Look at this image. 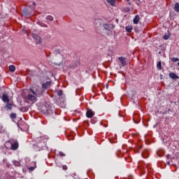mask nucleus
I'll use <instances>...</instances> for the list:
<instances>
[{
    "label": "nucleus",
    "instance_id": "1",
    "mask_svg": "<svg viewBox=\"0 0 179 179\" xmlns=\"http://www.w3.org/2000/svg\"><path fill=\"white\" fill-rule=\"evenodd\" d=\"M47 141H48V136L42 134L41 136L36 138V143L34 144V149H35V150L40 151L41 149L47 145Z\"/></svg>",
    "mask_w": 179,
    "mask_h": 179
},
{
    "label": "nucleus",
    "instance_id": "2",
    "mask_svg": "<svg viewBox=\"0 0 179 179\" xmlns=\"http://www.w3.org/2000/svg\"><path fill=\"white\" fill-rule=\"evenodd\" d=\"M6 148H7V149H9V146L10 149L11 150H17L18 148H19V143H17V141H7L5 144Z\"/></svg>",
    "mask_w": 179,
    "mask_h": 179
},
{
    "label": "nucleus",
    "instance_id": "3",
    "mask_svg": "<svg viewBox=\"0 0 179 179\" xmlns=\"http://www.w3.org/2000/svg\"><path fill=\"white\" fill-rule=\"evenodd\" d=\"M102 27H103L104 30H106V31H113L114 29V24H103Z\"/></svg>",
    "mask_w": 179,
    "mask_h": 179
},
{
    "label": "nucleus",
    "instance_id": "4",
    "mask_svg": "<svg viewBox=\"0 0 179 179\" xmlns=\"http://www.w3.org/2000/svg\"><path fill=\"white\" fill-rule=\"evenodd\" d=\"M30 92H31V93L34 94V96H36V97H39V96H41V94H43V90L40 88L37 89L36 91L33 90V89H30Z\"/></svg>",
    "mask_w": 179,
    "mask_h": 179
},
{
    "label": "nucleus",
    "instance_id": "5",
    "mask_svg": "<svg viewBox=\"0 0 179 179\" xmlns=\"http://www.w3.org/2000/svg\"><path fill=\"white\" fill-rule=\"evenodd\" d=\"M27 99L28 101H31V103H36L37 101V96L34 94H29Z\"/></svg>",
    "mask_w": 179,
    "mask_h": 179
},
{
    "label": "nucleus",
    "instance_id": "6",
    "mask_svg": "<svg viewBox=\"0 0 179 179\" xmlns=\"http://www.w3.org/2000/svg\"><path fill=\"white\" fill-rule=\"evenodd\" d=\"M31 36L36 41V44H40V43H41V38H40L38 35L32 33Z\"/></svg>",
    "mask_w": 179,
    "mask_h": 179
},
{
    "label": "nucleus",
    "instance_id": "7",
    "mask_svg": "<svg viewBox=\"0 0 179 179\" xmlns=\"http://www.w3.org/2000/svg\"><path fill=\"white\" fill-rule=\"evenodd\" d=\"M94 24L96 28L101 27V20L100 19L94 20Z\"/></svg>",
    "mask_w": 179,
    "mask_h": 179
},
{
    "label": "nucleus",
    "instance_id": "8",
    "mask_svg": "<svg viewBox=\"0 0 179 179\" xmlns=\"http://www.w3.org/2000/svg\"><path fill=\"white\" fill-rule=\"evenodd\" d=\"M119 61L122 64V66H125L127 65V59L124 57H118Z\"/></svg>",
    "mask_w": 179,
    "mask_h": 179
},
{
    "label": "nucleus",
    "instance_id": "9",
    "mask_svg": "<svg viewBox=\"0 0 179 179\" xmlns=\"http://www.w3.org/2000/svg\"><path fill=\"white\" fill-rule=\"evenodd\" d=\"M1 99L4 103H9V96L6 94H3L1 96Z\"/></svg>",
    "mask_w": 179,
    "mask_h": 179
},
{
    "label": "nucleus",
    "instance_id": "10",
    "mask_svg": "<svg viewBox=\"0 0 179 179\" xmlns=\"http://www.w3.org/2000/svg\"><path fill=\"white\" fill-rule=\"evenodd\" d=\"M94 115V112L93 110L89 109L86 113V116L87 118H92Z\"/></svg>",
    "mask_w": 179,
    "mask_h": 179
},
{
    "label": "nucleus",
    "instance_id": "11",
    "mask_svg": "<svg viewBox=\"0 0 179 179\" xmlns=\"http://www.w3.org/2000/svg\"><path fill=\"white\" fill-rule=\"evenodd\" d=\"M51 85V82L48 81L43 84H42L43 89H48L50 87V85Z\"/></svg>",
    "mask_w": 179,
    "mask_h": 179
},
{
    "label": "nucleus",
    "instance_id": "12",
    "mask_svg": "<svg viewBox=\"0 0 179 179\" xmlns=\"http://www.w3.org/2000/svg\"><path fill=\"white\" fill-rule=\"evenodd\" d=\"M169 78H171V79H179L178 76H177V74L175 73H170Z\"/></svg>",
    "mask_w": 179,
    "mask_h": 179
},
{
    "label": "nucleus",
    "instance_id": "13",
    "mask_svg": "<svg viewBox=\"0 0 179 179\" xmlns=\"http://www.w3.org/2000/svg\"><path fill=\"white\" fill-rule=\"evenodd\" d=\"M139 20H141V17L138 15H136L133 22L134 24H138V23H139Z\"/></svg>",
    "mask_w": 179,
    "mask_h": 179
},
{
    "label": "nucleus",
    "instance_id": "14",
    "mask_svg": "<svg viewBox=\"0 0 179 179\" xmlns=\"http://www.w3.org/2000/svg\"><path fill=\"white\" fill-rule=\"evenodd\" d=\"M12 107H13V105H12L11 103L7 102V103L6 105V110H12Z\"/></svg>",
    "mask_w": 179,
    "mask_h": 179
},
{
    "label": "nucleus",
    "instance_id": "15",
    "mask_svg": "<svg viewBox=\"0 0 179 179\" xmlns=\"http://www.w3.org/2000/svg\"><path fill=\"white\" fill-rule=\"evenodd\" d=\"M31 164H32V166H30V167L29 168V170L30 171H34V169H36V162H33L31 163Z\"/></svg>",
    "mask_w": 179,
    "mask_h": 179
},
{
    "label": "nucleus",
    "instance_id": "16",
    "mask_svg": "<svg viewBox=\"0 0 179 179\" xmlns=\"http://www.w3.org/2000/svg\"><path fill=\"white\" fill-rule=\"evenodd\" d=\"M108 3H110L111 6H115V0H106Z\"/></svg>",
    "mask_w": 179,
    "mask_h": 179
},
{
    "label": "nucleus",
    "instance_id": "17",
    "mask_svg": "<svg viewBox=\"0 0 179 179\" xmlns=\"http://www.w3.org/2000/svg\"><path fill=\"white\" fill-rule=\"evenodd\" d=\"M9 71L10 72H15V71H16V68L15 67V66L10 65L9 66Z\"/></svg>",
    "mask_w": 179,
    "mask_h": 179
},
{
    "label": "nucleus",
    "instance_id": "18",
    "mask_svg": "<svg viewBox=\"0 0 179 179\" xmlns=\"http://www.w3.org/2000/svg\"><path fill=\"white\" fill-rule=\"evenodd\" d=\"M126 31H127V33H131V31H132V27L131 26L126 27Z\"/></svg>",
    "mask_w": 179,
    "mask_h": 179
},
{
    "label": "nucleus",
    "instance_id": "19",
    "mask_svg": "<svg viewBox=\"0 0 179 179\" xmlns=\"http://www.w3.org/2000/svg\"><path fill=\"white\" fill-rule=\"evenodd\" d=\"M13 163L16 167H19V166H20V162H19V161L14 160L13 161Z\"/></svg>",
    "mask_w": 179,
    "mask_h": 179
},
{
    "label": "nucleus",
    "instance_id": "20",
    "mask_svg": "<svg viewBox=\"0 0 179 179\" xmlns=\"http://www.w3.org/2000/svg\"><path fill=\"white\" fill-rule=\"evenodd\" d=\"M174 9H175V11H176V12H179V3H176L175 4V8H174Z\"/></svg>",
    "mask_w": 179,
    "mask_h": 179
},
{
    "label": "nucleus",
    "instance_id": "21",
    "mask_svg": "<svg viewBox=\"0 0 179 179\" xmlns=\"http://www.w3.org/2000/svg\"><path fill=\"white\" fill-rule=\"evenodd\" d=\"M157 69H159V71L162 69V62H159L157 64Z\"/></svg>",
    "mask_w": 179,
    "mask_h": 179
},
{
    "label": "nucleus",
    "instance_id": "22",
    "mask_svg": "<svg viewBox=\"0 0 179 179\" xmlns=\"http://www.w3.org/2000/svg\"><path fill=\"white\" fill-rule=\"evenodd\" d=\"M47 20H50V22H52L54 20V17L51 15H48L46 17Z\"/></svg>",
    "mask_w": 179,
    "mask_h": 179
},
{
    "label": "nucleus",
    "instance_id": "23",
    "mask_svg": "<svg viewBox=\"0 0 179 179\" xmlns=\"http://www.w3.org/2000/svg\"><path fill=\"white\" fill-rule=\"evenodd\" d=\"M171 60L172 61V62H178L179 59L178 57H173V58H171Z\"/></svg>",
    "mask_w": 179,
    "mask_h": 179
},
{
    "label": "nucleus",
    "instance_id": "24",
    "mask_svg": "<svg viewBox=\"0 0 179 179\" xmlns=\"http://www.w3.org/2000/svg\"><path fill=\"white\" fill-rule=\"evenodd\" d=\"M10 117L12 118V120H15V118H16V113H11Z\"/></svg>",
    "mask_w": 179,
    "mask_h": 179
},
{
    "label": "nucleus",
    "instance_id": "25",
    "mask_svg": "<svg viewBox=\"0 0 179 179\" xmlns=\"http://www.w3.org/2000/svg\"><path fill=\"white\" fill-rule=\"evenodd\" d=\"M169 38H170V36L169 35H164V40H169Z\"/></svg>",
    "mask_w": 179,
    "mask_h": 179
},
{
    "label": "nucleus",
    "instance_id": "26",
    "mask_svg": "<svg viewBox=\"0 0 179 179\" xmlns=\"http://www.w3.org/2000/svg\"><path fill=\"white\" fill-rule=\"evenodd\" d=\"M57 94H58V96H62V94H64V93H63L62 90H60L57 92Z\"/></svg>",
    "mask_w": 179,
    "mask_h": 179
},
{
    "label": "nucleus",
    "instance_id": "27",
    "mask_svg": "<svg viewBox=\"0 0 179 179\" xmlns=\"http://www.w3.org/2000/svg\"><path fill=\"white\" fill-rule=\"evenodd\" d=\"M59 156H61V157H65V154L62 152H59Z\"/></svg>",
    "mask_w": 179,
    "mask_h": 179
},
{
    "label": "nucleus",
    "instance_id": "28",
    "mask_svg": "<svg viewBox=\"0 0 179 179\" xmlns=\"http://www.w3.org/2000/svg\"><path fill=\"white\" fill-rule=\"evenodd\" d=\"M62 169H63V170H68V166H66V165H64L62 166Z\"/></svg>",
    "mask_w": 179,
    "mask_h": 179
},
{
    "label": "nucleus",
    "instance_id": "29",
    "mask_svg": "<svg viewBox=\"0 0 179 179\" xmlns=\"http://www.w3.org/2000/svg\"><path fill=\"white\" fill-rule=\"evenodd\" d=\"M56 164L57 165L58 167H62V164L58 162H56Z\"/></svg>",
    "mask_w": 179,
    "mask_h": 179
},
{
    "label": "nucleus",
    "instance_id": "30",
    "mask_svg": "<svg viewBox=\"0 0 179 179\" xmlns=\"http://www.w3.org/2000/svg\"><path fill=\"white\" fill-rule=\"evenodd\" d=\"M56 54H59V50H56Z\"/></svg>",
    "mask_w": 179,
    "mask_h": 179
},
{
    "label": "nucleus",
    "instance_id": "31",
    "mask_svg": "<svg viewBox=\"0 0 179 179\" xmlns=\"http://www.w3.org/2000/svg\"><path fill=\"white\" fill-rule=\"evenodd\" d=\"M170 157V155H166V159H169Z\"/></svg>",
    "mask_w": 179,
    "mask_h": 179
},
{
    "label": "nucleus",
    "instance_id": "32",
    "mask_svg": "<svg viewBox=\"0 0 179 179\" xmlns=\"http://www.w3.org/2000/svg\"><path fill=\"white\" fill-rule=\"evenodd\" d=\"M166 164H168V166H170V162H167Z\"/></svg>",
    "mask_w": 179,
    "mask_h": 179
},
{
    "label": "nucleus",
    "instance_id": "33",
    "mask_svg": "<svg viewBox=\"0 0 179 179\" xmlns=\"http://www.w3.org/2000/svg\"><path fill=\"white\" fill-rule=\"evenodd\" d=\"M108 88V84H106V89Z\"/></svg>",
    "mask_w": 179,
    "mask_h": 179
},
{
    "label": "nucleus",
    "instance_id": "34",
    "mask_svg": "<svg viewBox=\"0 0 179 179\" xmlns=\"http://www.w3.org/2000/svg\"><path fill=\"white\" fill-rule=\"evenodd\" d=\"M33 5H34V6H36V3L33 2Z\"/></svg>",
    "mask_w": 179,
    "mask_h": 179
},
{
    "label": "nucleus",
    "instance_id": "35",
    "mask_svg": "<svg viewBox=\"0 0 179 179\" xmlns=\"http://www.w3.org/2000/svg\"><path fill=\"white\" fill-rule=\"evenodd\" d=\"M43 27H47V25H45H45H43Z\"/></svg>",
    "mask_w": 179,
    "mask_h": 179
},
{
    "label": "nucleus",
    "instance_id": "36",
    "mask_svg": "<svg viewBox=\"0 0 179 179\" xmlns=\"http://www.w3.org/2000/svg\"><path fill=\"white\" fill-rule=\"evenodd\" d=\"M77 65H79V62H77Z\"/></svg>",
    "mask_w": 179,
    "mask_h": 179
},
{
    "label": "nucleus",
    "instance_id": "37",
    "mask_svg": "<svg viewBox=\"0 0 179 179\" xmlns=\"http://www.w3.org/2000/svg\"><path fill=\"white\" fill-rule=\"evenodd\" d=\"M178 66H179V62L178 63Z\"/></svg>",
    "mask_w": 179,
    "mask_h": 179
},
{
    "label": "nucleus",
    "instance_id": "38",
    "mask_svg": "<svg viewBox=\"0 0 179 179\" xmlns=\"http://www.w3.org/2000/svg\"><path fill=\"white\" fill-rule=\"evenodd\" d=\"M127 1H129V0H127Z\"/></svg>",
    "mask_w": 179,
    "mask_h": 179
},
{
    "label": "nucleus",
    "instance_id": "39",
    "mask_svg": "<svg viewBox=\"0 0 179 179\" xmlns=\"http://www.w3.org/2000/svg\"><path fill=\"white\" fill-rule=\"evenodd\" d=\"M138 1H141V0H138Z\"/></svg>",
    "mask_w": 179,
    "mask_h": 179
},
{
    "label": "nucleus",
    "instance_id": "40",
    "mask_svg": "<svg viewBox=\"0 0 179 179\" xmlns=\"http://www.w3.org/2000/svg\"><path fill=\"white\" fill-rule=\"evenodd\" d=\"M85 179H87V178H85Z\"/></svg>",
    "mask_w": 179,
    "mask_h": 179
}]
</instances>
